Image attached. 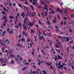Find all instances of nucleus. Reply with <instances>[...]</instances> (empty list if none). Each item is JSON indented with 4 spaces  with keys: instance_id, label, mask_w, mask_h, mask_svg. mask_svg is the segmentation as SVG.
<instances>
[{
    "instance_id": "obj_1",
    "label": "nucleus",
    "mask_w": 74,
    "mask_h": 74,
    "mask_svg": "<svg viewBox=\"0 0 74 74\" xmlns=\"http://www.w3.org/2000/svg\"><path fill=\"white\" fill-rule=\"evenodd\" d=\"M47 5H45L44 7V9H45V10H46L47 11H48V9L47 8ZM43 13L45 15V16H46L47 15V14H48V12H43Z\"/></svg>"
},
{
    "instance_id": "obj_2",
    "label": "nucleus",
    "mask_w": 74,
    "mask_h": 74,
    "mask_svg": "<svg viewBox=\"0 0 74 74\" xmlns=\"http://www.w3.org/2000/svg\"><path fill=\"white\" fill-rule=\"evenodd\" d=\"M37 30H38V33H39V34H38L39 39L40 40H42V38L40 36V34H41V33L40 32V31H41V29L38 28V29H37Z\"/></svg>"
},
{
    "instance_id": "obj_3",
    "label": "nucleus",
    "mask_w": 74,
    "mask_h": 74,
    "mask_svg": "<svg viewBox=\"0 0 74 74\" xmlns=\"http://www.w3.org/2000/svg\"><path fill=\"white\" fill-rule=\"evenodd\" d=\"M27 23H23V27L24 28V29L25 30H27Z\"/></svg>"
},
{
    "instance_id": "obj_4",
    "label": "nucleus",
    "mask_w": 74,
    "mask_h": 74,
    "mask_svg": "<svg viewBox=\"0 0 74 74\" xmlns=\"http://www.w3.org/2000/svg\"><path fill=\"white\" fill-rule=\"evenodd\" d=\"M5 41L3 40H1L0 39V42H1L0 44L2 45H4L5 44V43H3L2 42H4Z\"/></svg>"
},
{
    "instance_id": "obj_5",
    "label": "nucleus",
    "mask_w": 74,
    "mask_h": 74,
    "mask_svg": "<svg viewBox=\"0 0 74 74\" xmlns=\"http://www.w3.org/2000/svg\"><path fill=\"white\" fill-rule=\"evenodd\" d=\"M33 5H34L36 3H37V0H32Z\"/></svg>"
},
{
    "instance_id": "obj_6",
    "label": "nucleus",
    "mask_w": 74,
    "mask_h": 74,
    "mask_svg": "<svg viewBox=\"0 0 74 74\" xmlns=\"http://www.w3.org/2000/svg\"><path fill=\"white\" fill-rule=\"evenodd\" d=\"M55 59H59V60H62V58L59 55H58V58H55Z\"/></svg>"
},
{
    "instance_id": "obj_7",
    "label": "nucleus",
    "mask_w": 74,
    "mask_h": 74,
    "mask_svg": "<svg viewBox=\"0 0 74 74\" xmlns=\"http://www.w3.org/2000/svg\"><path fill=\"white\" fill-rule=\"evenodd\" d=\"M23 36L25 35V37H27V33H25V31H23Z\"/></svg>"
},
{
    "instance_id": "obj_8",
    "label": "nucleus",
    "mask_w": 74,
    "mask_h": 74,
    "mask_svg": "<svg viewBox=\"0 0 74 74\" xmlns=\"http://www.w3.org/2000/svg\"><path fill=\"white\" fill-rule=\"evenodd\" d=\"M21 15L22 16H23V18L24 19V18H25V13H21Z\"/></svg>"
},
{
    "instance_id": "obj_9",
    "label": "nucleus",
    "mask_w": 74,
    "mask_h": 74,
    "mask_svg": "<svg viewBox=\"0 0 74 74\" xmlns=\"http://www.w3.org/2000/svg\"><path fill=\"white\" fill-rule=\"evenodd\" d=\"M29 26L30 27H32V26H33V24L29 23Z\"/></svg>"
},
{
    "instance_id": "obj_10",
    "label": "nucleus",
    "mask_w": 74,
    "mask_h": 74,
    "mask_svg": "<svg viewBox=\"0 0 74 74\" xmlns=\"http://www.w3.org/2000/svg\"><path fill=\"white\" fill-rule=\"evenodd\" d=\"M23 9L24 10L26 9L27 10V11H28V9L25 6L23 7Z\"/></svg>"
},
{
    "instance_id": "obj_11",
    "label": "nucleus",
    "mask_w": 74,
    "mask_h": 74,
    "mask_svg": "<svg viewBox=\"0 0 74 74\" xmlns=\"http://www.w3.org/2000/svg\"><path fill=\"white\" fill-rule=\"evenodd\" d=\"M55 27H56V30L57 31L59 32V28L57 26H55Z\"/></svg>"
},
{
    "instance_id": "obj_12",
    "label": "nucleus",
    "mask_w": 74,
    "mask_h": 74,
    "mask_svg": "<svg viewBox=\"0 0 74 74\" xmlns=\"http://www.w3.org/2000/svg\"><path fill=\"white\" fill-rule=\"evenodd\" d=\"M40 2L41 4H42V5H44V1H42V0H40Z\"/></svg>"
},
{
    "instance_id": "obj_13",
    "label": "nucleus",
    "mask_w": 74,
    "mask_h": 74,
    "mask_svg": "<svg viewBox=\"0 0 74 74\" xmlns=\"http://www.w3.org/2000/svg\"><path fill=\"white\" fill-rule=\"evenodd\" d=\"M26 21H27V18H25V19L24 20V23H26Z\"/></svg>"
},
{
    "instance_id": "obj_14",
    "label": "nucleus",
    "mask_w": 74,
    "mask_h": 74,
    "mask_svg": "<svg viewBox=\"0 0 74 74\" xmlns=\"http://www.w3.org/2000/svg\"><path fill=\"white\" fill-rule=\"evenodd\" d=\"M21 40H22V42L23 41H26V40H25V38H22L21 39Z\"/></svg>"
},
{
    "instance_id": "obj_15",
    "label": "nucleus",
    "mask_w": 74,
    "mask_h": 74,
    "mask_svg": "<svg viewBox=\"0 0 74 74\" xmlns=\"http://www.w3.org/2000/svg\"><path fill=\"white\" fill-rule=\"evenodd\" d=\"M47 24L49 25L51 24V23H49V20H48L47 21Z\"/></svg>"
},
{
    "instance_id": "obj_16",
    "label": "nucleus",
    "mask_w": 74,
    "mask_h": 74,
    "mask_svg": "<svg viewBox=\"0 0 74 74\" xmlns=\"http://www.w3.org/2000/svg\"><path fill=\"white\" fill-rule=\"evenodd\" d=\"M5 41V42H8L7 43L8 44H9L10 43V42L9 41V40H8L7 39H6Z\"/></svg>"
},
{
    "instance_id": "obj_17",
    "label": "nucleus",
    "mask_w": 74,
    "mask_h": 74,
    "mask_svg": "<svg viewBox=\"0 0 74 74\" xmlns=\"http://www.w3.org/2000/svg\"><path fill=\"white\" fill-rule=\"evenodd\" d=\"M8 19L7 18H6L5 20V21L4 22H5V23H7V22H8Z\"/></svg>"
},
{
    "instance_id": "obj_18",
    "label": "nucleus",
    "mask_w": 74,
    "mask_h": 74,
    "mask_svg": "<svg viewBox=\"0 0 74 74\" xmlns=\"http://www.w3.org/2000/svg\"><path fill=\"white\" fill-rule=\"evenodd\" d=\"M18 26H19L20 28H21V27H22V24H21V23H19L18 24Z\"/></svg>"
},
{
    "instance_id": "obj_19",
    "label": "nucleus",
    "mask_w": 74,
    "mask_h": 74,
    "mask_svg": "<svg viewBox=\"0 0 74 74\" xmlns=\"http://www.w3.org/2000/svg\"><path fill=\"white\" fill-rule=\"evenodd\" d=\"M55 48H59V47H60V46L58 45H55Z\"/></svg>"
},
{
    "instance_id": "obj_20",
    "label": "nucleus",
    "mask_w": 74,
    "mask_h": 74,
    "mask_svg": "<svg viewBox=\"0 0 74 74\" xmlns=\"http://www.w3.org/2000/svg\"><path fill=\"white\" fill-rule=\"evenodd\" d=\"M39 25H42V23L41 22V21H40V20H39V22L38 23Z\"/></svg>"
},
{
    "instance_id": "obj_21",
    "label": "nucleus",
    "mask_w": 74,
    "mask_h": 74,
    "mask_svg": "<svg viewBox=\"0 0 74 74\" xmlns=\"http://www.w3.org/2000/svg\"><path fill=\"white\" fill-rule=\"evenodd\" d=\"M25 4L26 5H27V4H29V3H28V2H27V1H26V0H25Z\"/></svg>"
},
{
    "instance_id": "obj_22",
    "label": "nucleus",
    "mask_w": 74,
    "mask_h": 74,
    "mask_svg": "<svg viewBox=\"0 0 74 74\" xmlns=\"http://www.w3.org/2000/svg\"><path fill=\"white\" fill-rule=\"evenodd\" d=\"M14 63H15V62H14V61L13 60H12L11 61V63L12 64H14Z\"/></svg>"
},
{
    "instance_id": "obj_23",
    "label": "nucleus",
    "mask_w": 74,
    "mask_h": 74,
    "mask_svg": "<svg viewBox=\"0 0 74 74\" xmlns=\"http://www.w3.org/2000/svg\"><path fill=\"white\" fill-rule=\"evenodd\" d=\"M30 63L29 62H25L24 64L25 65H27L29 64Z\"/></svg>"
},
{
    "instance_id": "obj_24",
    "label": "nucleus",
    "mask_w": 74,
    "mask_h": 74,
    "mask_svg": "<svg viewBox=\"0 0 74 74\" xmlns=\"http://www.w3.org/2000/svg\"><path fill=\"white\" fill-rule=\"evenodd\" d=\"M64 13L65 14H67V9L65 10L64 11Z\"/></svg>"
},
{
    "instance_id": "obj_25",
    "label": "nucleus",
    "mask_w": 74,
    "mask_h": 74,
    "mask_svg": "<svg viewBox=\"0 0 74 74\" xmlns=\"http://www.w3.org/2000/svg\"><path fill=\"white\" fill-rule=\"evenodd\" d=\"M19 56V55H18L17 56V59H15V60L16 62H17L18 60V57Z\"/></svg>"
},
{
    "instance_id": "obj_26",
    "label": "nucleus",
    "mask_w": 74,
    "mask_h": 74,
    "mask_svg": "<svg viewBox=\"0 0 74 74\" xmlns=\"http://www.w3.org/2000/svg\"><path fill=\"white\" fill-rule=\"evenodd\" d=\"M2 34H3V36H4V34H5V31L3 32Z\"/></svg>"
},
{
    "instance_id": "obj_27",
    "label": "nucleus",
    "mask_w": 74,
    "mask_h": 74,
    "mask_svg": "<svg viewBox=\"0 0 74 74\" xmlns=\"http://www.w3.org/2000/svg\"><path fill=\"white\" fill-rule=\"evenodd\" d=\"M66 41H67V42H68V41H69V38L66 37Z\"/></svg>"
},
{
    "instance_id": "obj_28",
    "label": "nucleus",
    "mask_w": 74,
    "mask_h": 74,
    "mask_svg": "<svg viewBox=\"0 0 74 74\" xmlns=\"http://www.w3.org/2000/svg\"><path fill=\"white\" fill-rule=\"evenodd\" d=\"M43 73L44 74H47V72H46V71H42Z\"/></svg>"
},
{
    "instance_id": "obj_29",
    "label": "nucleus",
    "mask_w": 74,
    "mask_h": 74,
    "mask_svg": "<svg viewBox=\"0 0 74 74\" xmlns=\"http://www.w3.org/2000/svg\"><path fill=\"white\" fill-rule=\"evenodd\" d=\"M13 33L14 32H13V31H12V30L10 32V33L11 34H12V33Z\"/></svg>"
},
{
    "instance_id": "obj_30",
    "label": "nucleus",
    "mask_w": 74,
    "mask_h": 74,
    "mask_svg": "<svg viewBox=\"0 0 74 74\" xmlns=\"http://www.w3.org/2000/svg\"><path fill=\"white\" fill-rule=\"evenodd\" d=\"M2 50L3 52H4V50H5V48L4 47L2 48Z\"/></svg>"
},
{
    "instance_id": "obj_31",
    "label": "nucleus",
    "mask_w": 74,
    "mask_h": 74,
    "mask_svg": "<svg viewBox=\"0 0 74 74\" xmlns=\"http://www.w3.org/2000/svg\"><path fill=\"white\" fill-rule=\"evenodd\" d=\"M18 47H23V46L21 45L20 44H18Z\"/></svg>"
},
{
    "instance_id": "obj_32",
    "label": "nucleus",
    "mask_w": 74,
    "mask_h": 74,
    "mask_svg": "<svg viewBox=\"0 0 74 74\" xmlns=\"http://www.w3.org/2000/svg\"><path fill=\"white\" fill-rule=\"evenodd\" d=\"M12 52H13V50H9V52L10 53H11Z\"/></svg>"
},
{
    "instance_id": "obj_33",
    "label": "nucleus",
    "mask_w": 74,
    "mask_h": 74,
    "mask_svg": "<svg viewBox=\"0 0 74 74\" xmlns=\"http://www.w3.org/2000/svg\"><path fill=\"white\" fill-rule=\"evenodd\" d=\"M0 61L3 62V58H0Z\"/></svg>"
},
{
    "instance_id": "obj_34",
    "label": "nucleus",
    "mask_w": 74,
    "mask_h": 74,
    "mask_svg": "<svg viewBox=\"0 0 74 74\" xmlns=\"http://www.w3.org/2000/svg\"><path fill=\"white\" fill-rule=\"evenodd\" d=\"M30 6L32 8V10H34V8L33 7V6H32V5H31Z\"/></svg>"
},
{
    "instance_id": "obj_35",
    "label": "nucleus",
    "mask_w": 74,
    "mask_h": 74,
    "mask_svg": "<svg viewBox=\"0 0 74 74\" xmlns=\"http://www.w3.org/2000/svg\"><path fill=\"white\" fill-rule=\"evenodd\" d=\"M27 41V42H30V39H29V38H28Z\"/></svg>"
},
{
    "instance_id": "obj_36",
    "label": "nucleus",
    "mask_w": 74,
    "mask_h": 74,
    "mask_svg": "<svg viewBox=\"0 0 74 74\" xmlns=\"http://www.w3.org/2000/svg\"><path fill=\"white\" fill-rule=\"evenodd\" d=\"M9 18H11V19H13V18H14V17L13 16H10Z\"/></svg>"
},
{
    "instance_id": "obj_37",
    "label": "nucleus",
    "mask_w": 74,
    "mask_h": 74,
    "mask_svg": "<svg viewBox=\"0 0 74 74\" xmlns=\"http://www.w3.org/2000/svg\"><path fill=\"white\" fill-rule=\"evenodd\" d=\"M14 56H15V55H12L10 56V57H11V58H14Z\"/></svg>"
},
{
    "instance_id": "obj_38",
    "label": "nucleus",
    "mask_w": 74,
    "mask_h": 74,
    "mask_svg": "<svg viewBox=\"0 0 74 74\" xmlns=\"http://www.w3.org/2000/svg\"><path fill=\"white\" fill-rule=\"evenodd\" d=\"M46 64H48V66H51V64L48 63H46Z\"/></svg>"
},
{
    "instance_id": "obj_39",
    "label": "nucleus",
    "mask_w": 74,
    "mask_h": 74,
    "mask_svg": "<svg viewBox=\"0 0 74 74\" xmlns=\"http://www.w3.org/2000/svg\"><path fill=\"white\" fill-rule=\"evenodd\" d=\"M18 5L20 7H21V8H22V5H21V4H18Z\"/></svg>"
},
{
    "instance_id": "obj_40",
    "label": "nucleus",
    "mask_w": 74,
    "mask_h": 74,
    "mask_svg": "<svg viewBox=\"0 0 74 74\" xmlns=\"http://www.w3.org/2000/svg\"><path fill=\"white\" fill-rule=\"evenodd\" d=\"M25 69H27V68L26 67H24L23 69V70H25Z\"/></svg>"
},
{
    "instance_id": "obj_41",
    "label": "nucleus",
    "mask_w": 74,
    "mask_h": 74,
    "mask_svg": "<svg viewBox=\"0 0 74 74\" xmlns=\"http://www.w3.org/2000/svg\"><path fill=\"white\" fill-rule=\"evenodd\" d=\"M40 63H41V61H40L39 62V63H38V66H40Z\"/></svg>"
},
{
    "instance_id": "obj_42",
    "label": "nucleus",
    "mask_w": 74,
    "mask_h": 74,
    "mask_svg": "<svg viewBox=\"0 0 74 74\" xmlns=\"http://www.w3.org/2000/svg\"><path fill=\"white\" fill-rule=\"evenodd\" d=\"M53 13V14H54V12H53V10H51V12H50V14H51Z\"/></svg>"
},
{
    "instance_id": "obj_43",
    "label": "nucleus",
    "mask_w": 74,
    "mask_h": 74,
    "mask_svg": "<svg viewBox=\"0 0 74 74\" xmlns=\"http://www.w3.org/2000/svg\"><path fill=\"white\" fill-rule=\"evenodd\" d=\"M58 66H61V67H63V66L60 64V63H59V64H58Z\"/></svg>"
},
{
    "instance_id": "obj_44",
    "label": "nucleus",
    "mask_w": 74,
    "mask_h": 74,
    "mask_svg": "<svg viewBox=\"0 0 74 74\" xmlns=\"http://www.w3.org/2000/svg\"><path fill=\"white\" fill-rule=\"evenodd\" d=\"M2 15H3V14H5V12L3 11L2 12Z\"/></svg>"
},
{
    "instance_id": "obj_45",
    "label": "nucleus",
    "mask_w": 74,
    "mask_h": 74,
    "mask_svg": "<svg viewBox=\"0 0 74 74\" xmlns=\"http://www.w3.org/2000/svg\"><path fill=\"white\" fill-rule=\"evenodd\" d=\"M69 47H67V52H68V53H69V49H68Z\"/></svg>"
},
{
    "instance_id": "obj_46",
    "label": "nucleus",
    "mask_w": 74,
    "mask_h": 74,
    "mask_svg": "<svg viewBox=\"0 0 74 74\" xmlns=\"http://www.w3.org/2000/svg\"><path fill=\"white\" fill-rule=\"evenodd\" d=\"M5 23H5L4 22V23L3 24V26H5L6 25V24Z\"/></svg>"
},
{
    "instance_id": "obj_47",
    "label": "nucleus",
    "mask_w": 74,
    "mask_h": 74,
    "mask_svg": "<svg viewBox=\"0 0 74 74\" xmlns=\"http://www.w3.org/2000/svg\"><path fill=\"white\" fill-rule=\"evenodd\" d=\"M71 18H73V17H74V14L72 15H71Z\"/></svg>"
},
{
    "instance_id": "obj_48",
    "label": "nucleus",
    "mask_w": 74,
    "mask_h": 74,
    "mask_svg": "<svg viewBox=\"0 0 74 74\" xmlns=\"http://www.w3.org/2000/svg\"><path fill=\"white\" fill-rule=\"evenodd\" d=\"M7 30H8V33H9V31L10 30V29L8 28V29Z\"/></svg>"
},
{
    "instance_id": "obj_49",
    "label": "nucleus",
    "mask_w": 74,
    "mask_h": 74,
    "mask_svg": "<svg viewBox=\"0 0 74 74\" xmlns=\"http://www.w3.org/2000/svg\"><path fill=\"white\" fill-rule=\"evenodd\" d=\"M57 16H58V19H59H59H60V17H59V15L58 14V15H57Z\"/></svg>"
},
{
    "instance_id": "obj_50",
    "label": "nucleus",
    "mask_w": 74,
    "mask_h": 74,
    "mask_svg": "<svg viewBox=\"0 0 74 74\" xmlns=\"http://www.w3.org/2000/svg\"><path fill=\"white\" fill-rule=\"evenodd\" d=\"M31 60H32L30 59H29L28 60V61L29 62V63H30V62H31Z\"/></svg>"
},
{
    "instance_id": "obj_51",
    "label": "nucleus",
    "mask_w": 74,
    "mask_h": 74,
    "mask_svg": "<svg viewBox=\"0 0 74 74\" xmlns=\"http://www.w3.org/2000/svg\"><path fill=\"white\" fill-rule=\"evenodd\" d=\"M31 32L32 33H34V31L33 30H31Z\"/></svg>"
},
{
    "instance_id": "obj_52",
    "label": "nucleus",
    "mask_w": 74,
    "mask_h": 74,
    "mask_svg": "<svg viewBox=\"0 0 74 74\" xmlns=\"http://www.w3.org/2000/svg\"><path fill=\"white\" fill-rule=\"evenodd\" d=\"M11 5H12V4H11V3H10L9 5V7H11Z\"/></svg>"
},
{
    "instance_id": "obj_53",
    "label": "nucleus",
    "mask_w": 74,
    "mask_h": 74,
    "mask_svg": "<svg viewBox=\"0 0 74 74\" xmlns=\"http://www.w3.org/2000/svg\"><path fill=\"white\" fill-rule=\"evenodd\" d=\"M32 73H33V74H36V72H35V71H34V72H32Z\"/></svg>"
},
{
    "instance_id": "obj_54",
    "label": "nucleus",
    "mask_w": 74,
    "mask_h": 74,
    "mask_svg": "<svg viewBox=\"0 0 74 74\" xmlns=\"http://www.w3.org/2000/svg\"><path fill=\"white\" fill-rule=\"evenodd\" d=\"M57 37L59 38H62V37L60 36H57Z\"/></svg>"
},
{
    "instance_id": "obj_55",
    "label": "nucleus",
    "mask_w": 74,
    "mask_h": 74,
    "mask_svg": "<svg viewBox=\"0 0 74 74\" xmlns=\"http://www.w3.org/2000/svg\"><path fill=\"white\" fill-rule=\"evenodd\" d=\"M59 12H63V10H60Z\"/></svg>"
},
{
    "instance_id": "obj_56",
    "label": "nucleus",
    "mask_w": 74,
    "mask_h": 74,
    "mask_svg": "<svg viewBox=\"0 0 74 74\" xmlns=\"http://www.w3.org/2000/svg\"><path fill=\"white\" fill-rule=\"evenodd\" d=\"M15 27H17V29H18V28H19V27L18 25H15Z\"/></svg>"
},
{
    "instance_id": "obj_57",
    "label": "nucleus",
    "mask_w": 74,
    "mask_h": 74,
    "mask_svg": "<svg viewBox=\"0 0 74 74\" xmlns=\"http://www.w3.org/2000/svg\"><path fill=\"white\" fill-rule=\"evenodd\" d=\"M21 34L19 35V36H18V38H21Z\"/></svg>"
},
{
    "instance_id": "obj_58",
    "label": "nucleus",
    "mask_w": 74,
    "mask_h": 74,
    "mask_svg": "<svg viewBox=\"0 0 74 74\" xmlns=\"http://www.w3.org/2000/svg\"><path fill=\"white\" fill-rule=\"evenodd\" d=\"M50 69H53V67L52 66H51V67H50Z\"/></svg>"
},
{
    "instance_id": "obj_59",
    "label": "nucleus",
    "mask_w": 74,
    "mask_h": 74,
    "mask_svg": "<svg viewBox=\"0 0 74 74\" xmlns=\"http://www.w3.org/2000/svg\"><path fill=\"white\" fill-rule=\"evenodd\" d=\"M13 5L14 7H15V6H16V4H15V3H14L13 4Z\"/></svg>"
},
{
    "instance_id": "obj_60",
    "label": "nucleus",
    "mask_w": 74,
    "mask_h": 74,
    "mask_svg": "<svg viewBox=\"0 0 74 74\" xmlns=\"http://www.w3.org/2000/svg\"><path fill=\"white\" fill-rule=\"evenodd\" d=\"M63 23L62 21L61 23V25H63Z\"/></svg>"
},
{
    "instance_id": "obj_61",
    "label": "nucleus",
    "mask_w": 74,
    "mask_h": 74,
    "mask_svg": "<svg viewBox=\"0 0 74 74\" xmlns=\"http://www.w3.org/2000/svg\"><path fill=\"white\" fill-rule=\"evenodd\" d=\"M42 39L43 40V42H45V39Z\"/></svg>"
},
{
    "instance_id": "obj_62",
    "label": "nucleus",
    "mask_w": 74,
    "mask_h": 74,
    "mask_svg": "<svg viewBox=\"0 0 74 74\" xmlns=\"http://www.w3.org/2000/svg\"><path fill=\"white\" fill-rule=\"evenodd\" d=\"M43 35L45 36H46V34L45 33H43Z\"/></svg>"
},
{
    "instance_id": "obj_63",
    "label": "nucleus",
    "mask_w": 74,
    "mask_h": 74,
    "mask_svg": "<svg viewBox=\"0 0 74 74\" xmlns=\"http://www.w3.org/2000/svg\"><path fill=\"white\" fill-rule=\"evenodd\" d=\"M43 29H46V27L45 26H43Z\"/></svg>"
},
{
    "instance_id": "obj_64",
    "label": "nucleus",
    "mask_w": 74,
    "mask_h": 74,
    "mask_svg": "<svg viewBox=\"0 0 74 74\" xmlns=\"http://www.w3.org/2000/svg\"><path fill=\"white\" fill-rule=\"evenodd\" d=\"M19 60H22V58H19Z\"/></svg>"
}]
</instances>
